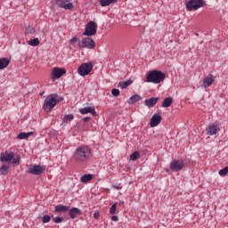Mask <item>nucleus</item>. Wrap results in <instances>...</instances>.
<instances>
[{"instance_id":"nucleus-1","label":"nucleus","mask_w":228,"mask_h":228,"mask_svg":"<svg viewBox=\"0 0 228 228\" xmlns=\"http://www.w3.org/2000/svg\"><path fill=\"white\" fill-rule=\"evenodd\" d=\"M93 154L92 147L86 144L78 146L73 153V161L78 165L86 163L92 158Z\"/></svg>"},{"instance_id":"nucleus-2","label":"nucleus","mask_w":228,"mask_h":228,"mask_svg":"<svg viewBox=\"0 0 228 228\" xmlns=\"http://www.w3.org/2000/svg\"><path fill=\"white\" fill-rule=\"evenodd\" d=\"M63 101V98L60 97L57 94H51L46 96L44 102L43 110L49 113V111H53L54 108H56V104L58 102H61Z\"/></svg>"},{"instance_id":"nucleus-3","label":"nucleus","mask_w":228,"mask_h":228,"mask_svg":"<svg viewBox=\"0 0 228 228\" xmlns=\"http://www.w3.org/2000/svg\"><path fill=\"white\" fill-rule=\"evenodd\" d=\"M15 158V153L13 151H5L0 154V162L7 163V165H12V167H19L20 165V156Z\"/></svg>"},{"instance_id":"nucleus-4","label":"nucleus","mask_w":228,"mask_h":228,"mask_svg":"<svg viewBox=\"0 0 228 228\" xmlns=\"http://www.w3.org/2000/svg\"><path fill=\"white\" fill-rule=\"evenodd\" d=\"M167 77V75L161 70L153 69L146 75V83H153L154 85H159V83H163Z\"/></svg>"},{"instance_id":"nucleus-5","label":"nucleus","mask_w":228,"mask_h":228,"mask_svg":"<svg viewBox=\"0 0 228 228\" xmlns=\"http://www.w3.org/2000/svg\"><path fill=\"white\" fill-rule=\"evenodd\" d=\"M80 49H95V41L92 37H83L78 41Z\"/></svg>"},{"instance_id":"nucleus-6","label":"nucleus","mask_w":228,"mask_h":228,"mask_svg":"<svg viewBox=\"0 0 228 228\" xmlns=\"http://www.w3.org/2000/svg\"><path fill=\"white\" fill-rule=\"evenodd\" d=\"M92 70H94V63H92V61H89V62L82 63L79 66L77 72L79 76L85 77V76H88V74H90Z\"/></svg>"},{"instance_id":"nucleus-7","label":"nucleus","mask_w":228,"mask_h":228,"mask_svg":"<svg viewBox=\"0 0 228 228\" xmlns=\"http://www.w3.org/2000/svg\"><path fill=\"white\" fill-rule=\"evenodd\" d=\"M94 35H97V23H95L94 20H91L86 24L83 36L94 37Z\"/></svg>"},{"instance_id":"nucleus-8","label":"nucleus","mask_w":228,"mask_h":228,"mask_svg":"<svg viewBox=\"0 0 228 228\" xmlns=\"http://www.w3.org/2000/svg\"><path fill=\"white\" fill-rule=\"evenodd\" d=\"M204 6V0H190L186 4L187 12H195L199 10V8H202Z\"/></svg>"},{"instance_id":"nucleus-9","label":"nucleus","mask_w":228,"mask_h":228,"mask_svg":"<svg viewBox=\"0 0 228 228\" xmlns=\"http://www.w3.org/2000/svg\"><path fill=\"white\" fill-rule=\"evenodd\" d=\"M186 165V163H184V160L183 159H173V161L170 164V170H172V172H181V170H183V168H184V166Z\"/></svg>"},{"instance_id":"nucleus-10","label":"nucleus","mask_w":228,"mask_h":228,"mask_svg":"<svg viewBox=\"0 0 228 228\" xmlns=\"http://www.w3.org/2000/svg\"><path fill=\"white\" fill-rule=\"evenodd\" d=\"M27 172L32 175H42V174L45 172V167L40 165H30Z\"/></svg>"},{"instance_id":"nucleus-11","label":"nucleus","mask_w":228,"mask_h":228,"mask_svg":"<svg viewBox=\"0 0 228 228\" xmlns=\"http://www.w3.org/2000/svg\"><path fill=\"white\" fill-rule=\"evenodd\" d=\"M64 74H67V70L65 69L53 68L51 77L53 81H56V79H60V77H61V76H64Z\"/></svg>"},{"instance_id":"nucleus-12","label":"nucleus","mask_w":228,"mask_h":228,"mask_svg":"<svg viewBox=\"0 0 228 228\" xmlns=\"http://www.w3.org/2000/svg\"><path fill=\"white\" fill-rule=\"evenodd\" d=\"M163 119V118L161 117L160 114L155 113L150 121V126L151 127H156L158 126H159V124H161V120Z\"/></svg>"},{"instance_id":"nucleus-13","label":"nucleus","mask_w":228,"mask_h":228,"mask_svg":"<svg viewBox=\"0 0 228 228\" xmlns=\"http://www.w3.org/2000/svg\"><path fill=\"white\" fill-rule=\"evenodd\" d=\"M79 113H81V115H86L88 113H91L93 117H97V112H95V107H85L79 109Z\"/></svg>"},{"instance_id":"nucleus-14","label":"nucleus","mask_w":228,"mask_h":228,"mask_svg":"<svg viewBox=\"0 0 228 228\" xmlns=\"http://www.w3.org/2000/svg\"><path fill=\"white\" fill-rule=\"evenodd\" d=\"M220 131V127L218 125H210L206 129L207 134L209 136H213V134H216Z\"/></svg>"},{"instance_id":"nucleus-15","label":"nucleus","mask_w":228,"mask_h":228,"mask_svg":"<svg viewBox=\"0 0 228 228\" xmlns=\"http://www.w3.org/2000/svg\"><path fill=\"white\" fill-rule=\"evenodd\" d=\"M57 5L59 6V8H64V10H72V8H74V4H72L67 0L58 2Z\"/></svg>"},{"instance_id":"nucleus-16","label":"nucleus","mask_w":228,"mask_h":228,"mask_svg":"<svg viewBox=\"0 0 228 228\" xmlns=\"http://www.w3.org/2000/svg\"><path fill=\"white\" fill-rule=\"evenodd\" d=\"M158 101H159V97H151L150 99H146L144 101V104L148 108H154V106H156V104H158Z\"/></svg>"},{"instance_id":"nucleus-17","label":"nucleus","mask_w":228,"mask_h":228,"mask_svg":"<svg viewBox=\"0 0 228 228\" xmlns=\"http://www.w3.org/2000/svg\"><path fill=\"white\" fill-rule=\"evenodd\" d=\"M69 217L74 220V218H77V216H81V215H83V213L81 212V209L77 208H72L71 209L69 210Z\"/></svg>"},{"instance_id":"nucleus-18","label":"nucleus","mask_w":228,"mask_h":228,"mask_svg":"<svg viewBox=\"0 0 228 228\" xmlns=\"http://www.w3.org/2000/svg\"><path fill=\"white\" fill-rule=\"evenodd\" d=\"M70 207L60 204L55 207L54 213H67Z\"/></svg>"},{"instance_id":"nucleus-19","label":"nucleus","mask_w":228,"mask_h":228,"mask_svg":"<svg viewBox=\"0 0 228 228\" xmlns=\"http://www.w3.org/2000/svg\"><path fill=\"white\" fill-rule=\"evenodd\" d=\"M213 83H215V77L213 76L211 77H206L203 79V88H208L209 87V86L213 85Z\"/></svg>"},{"instance_id":"nucleus-20","label":"nucleus","mask_w":228,"mask_h":228,"mask_svg":"<svg viewBox=\"0 0 228 228\" xmlns=\"http://www.w3.org/2000/svg\"><path fill=\"white\" fill-rule=\"evenodd\" d=\"M11 167H12L9 164H3L0 167V175H8Z\"/></svg>"},{"instance_id":"nucleus-21","label":"nucleus","mask_w":228,"mask_h":228,"mask_svg":"<svg viewBox=\"0 0 228 228\" xmlns=\"http://www.w3.org/2000/svg\"><path fill=\"white\" fill-rule=\"evenodd\" d=\"M10 65V60L6 57L0 59V70L6 69V67Z\"/></svg>"},{"instance_id":"nucleus-22","label":"nucleus","mask_w":228,"mask_h":228,"mask_svg":"<svg viewBox=\"0 0 228 228\" xmlns=\"http://www.w3.org/2000/svg\"><path fill=\"white\" fill-rule=\"evenodd\" d=\"M139 101H142V96L140 94H134L127 100V102L129 104H134V102H139Z\"/></svg>"},{"instance_id":"nucleus-23","label":"nucleus","mask_w":228,"mask_h":228,"mask_svg":"<svg viewBox=\"0 0 228 228\" xmlns=\"http://www.w3.org/2000/svg\"><path fill=\"white\" fill-rule=\"evenodd\" d=\"M172 102H174V99L172 97L164 99L162 108H170V106H172Z\"/></svg>"},{"instance_id":"nucleus-24","label":"nucleus","mask_w":228,"mask_h":228,"mask_svg":"<svg viewBox=\"0 0 228 228\" xmlns=\"http://www.w3.org/2000/svg\"><path fill=\"white\" fill-rule=\"evenodd\" d=\"M29 136H33V132H21L18 134V139L19 140H26L28 138H29Z\"/></svg>"},{"instance_id":"nucleus-25","label":"nucleus","mask_w":228,"mask_h":228,"mask_svg":"<svg viewBox=\"0 0 228 228\" xmlns=\"http://www.w3.org/2000/svg\"><path fill=\"white\" fill-rule=\"evenodd\" d=\"M133 85V81L131 79H128L126 81H121L118 83V86L122 88V90L127 88V86H131Z\"/></svg>"},{"instance_id":"nucleus-26","label":"nucleus","mask_w":228,"mask_h":228,"mask_svg":"<svg viewBox=\"0 0 228 228\" xmlns=\"http://www.w3.org/2000/svg\"><path fill=\"white\" fill-rule=\"evenodd\" d=\"M118 0H100L101 6H110V4H113L117 3Z\"/></svg>"},{"instance_id":"nucleus-27","label":"nucleus","mask_w":228,"mask_h":228,"mask_svg":"<svg viewBox=\"0 0 228 228\" xmlns=\"http://www.w3.org/2000/svg\"><path fill=\"white\" fill-rule=\"evenodd\" d=\"M92 179H94V175H84L81 178L80 181L81 183H88V181H92Z\"/></svg>"},{"instance_id":"nucleus-28","label":"nucleus","mask_w":228,"mask_h":228,"mask_svg":"<svg viewBox=\"0 0 228 228\" xmlns=\"http://www.w3.org/2000/svg\"><path fill=\"white\" fill-rule=\"evenodd\" d=\"M28 45H31L32 47H37V45H40V40L38 39V37L31 39L28 41Z\"/></svg>"},{"instance_id":"nucleus-29","label":"nucleus","mask_w":228,"mask_h":228,"mask_svg":"<svg viewBox=\"0 0 228 228\" xmlns=\"http://www.w3.org/2000/svg\"><path fill=\"white\" fill-rule=\"evenodd\" d=\"M70 120H74L73 114H68V115L64 116V118H63L64 124H68V122H70Z\"/></svg>"},{"instance_id":"nucleus-30","label":"nucleus","mask_w":228,"mask_h":228,"mask_svg":"<svg viewBox=\"0 0 228 228\" xmlns=\"http://www.w3.org/2000/svg\"><path fill=\"white\" fill-rule=\"evenodd\" d=\"M140 158V152L134 151L130 155V160L131 161H136Z\"/></svg>"},{"instance_id":"nucleus-31","label":"nucleus","mask_w":228,"mask_h":228,"mask_svg":"<svg viewBox=\"0 0 228 228\" xmlns=\"http://www.w3.org/2000/svg\"><path fill=\"white\" fill-rule=\"evenodd\" d=\"M52 218L54 224H61V222L65 220L64 217H60V216L54 217V216H52Z\"/></svg>"},{"instance_id":"nucleus-32","label":"nucleus","mask_w":228,"mask_h":228,"mask_svg":"<svg viewBox=\"0 0 228 228\" xmlns=\"http://www.w3.org/2000/svg\"><path fill=\"white\" fill-rule=\"evenodd\" d=\"M227 173H228V167H225L223 169L219 170V175H221V177H225V175H227Z\"/></svg>"},{"instance_id":"nucleus-33","label":"nucleus","mask_w":228,"mask_h":228,"mask_svg":"<svg viewBox=\"0 0 228 228\" xmlns=\"http://www.w3.org/2000/svg\"><path fill=\"white\" fill-rule=\"evenodd\" d=\"M43 224H49L51 222V216L45 215L42 217Z\"/></svg>"},{"instance_id":"nucleus-34","label":"nucleus","mask_w":228,"mask_h":228,"mask_svg":"<svg viewBox=\"0 0 228 228\" xmlns=\"http://www.w3.org/2000/svg\"><path fill=\"white\" fill-rule=\"evenodd\" d=\"M110 215H115L117 213V204H113L110 208Z\"/></svg>"},{"instance_id":"nucleus-35","label":"nucleus","mask_w":228,"mask_h":228,"mask_svg":"<svg viewBox=\"0 0 228 228\" xmlns=\"http://www.w3.org/2000/svg\"><path fill=\"white\" fill-rule=\"evenodd\" d=\"M111 94L113 97H118L120 95V91L117 88L112 89Z\"/></svg>"},{"instance_id":"nucleus-36","label":"nucleus","mask_w":228,"mask_h":228,"mask_svg":"<svg viewBox=\"0 0 228 228\" xmlns=\"http://www.w3.org/2000/svg\"><path fill=\"white\" fill-rule=\"evenodd\" d=\"M69 44H71V45H75V44H77V37H74L73 38H71L69 40Z\"/></svg>"},{"instance_id":"nucleus-37","label":"nucleus","mask_w":228,"mask_h":228,"mask_svg":"<svg viewBox=\"0 0 228 228\" xmlns=\"http://www.w3.org/2000/svg\"><path fill=\"white\" fill-rule=\"evenodd\" d=\"M27 33L28 35H35V28H28Z\"/></svg>"},{"instance_id":"nucleus-38","label":"nucleus","mask_w":228,"mask_h":228,"mask_svg":"<svg viewBox=\"0 0 228 228\" xmlns=\"http://www.w3.org/2000/svg\"><path fill=\"white\" fill-rule=\"evenodd\" d=\"M111 220H112L113 222H118V216H112Z\"/></svg>"},{"instance_id":"nucleus-39","label":"nucleus","mask_w":228,"mask_h":228,"mask_svg":"<svg viewBox=\"0 0 228 228\" xmlns=\"http://www.w3.org/2000/svg\"><path fill=\"white\" fill-rule=\"evenodd\" d=\"M99 216H101V214L99 212H95L94 214V218L97 219V218H99Z\"/></svg>"},{"instance_id":"nucleus-40","label":"nucleus","mask_w":228,"mask_h":228,"mask_svg":"<svg viewBox=\"0 0 228 228\" xmlns=\"http://www.w3.org/2000/svg\"><path fill=\"white\" fill-rule=\"evenodd\" d=\"M84 122H88L89 120H92V118L86 117L83 118Z\"/></svg>"},{"instance_id":"nucleus-41","label":"nucleus","mask_w":228,"mask_h":228,"mask_svg":"<svg viewBox=\"0 0 228 228\" xmlns=\"http://www.w3.org/2000/svg\"><path fill=\"white\" fill-rule=\"evenodd\" d=\"M113 188H115V190H122V187L118 185H113Z\"/></svg>"},{"instance_id":"nucleus-42","label":"nucleus","mask_w":228,"mask_h":228,"mask_svg":"<svg viewBox=\"0 0 228 228\" xmlns=\"http://www.w3.org/2000/svg\"><path fill=\"white\" fill-rule=\"evenodd\" d=\"M120 206H124V201L119 202Z\"/></svg>"},{"instance_id":"nucleus-43","label":"nucleus","mask_w":228,"mask_h":228,"mask_svg":"<svg viewBox=\"0 0 228 228\" xmlns=\"http://www.w3.org/2000/svg\"><path fill=\"white\" fill-rule=\"evenodd\" d=\"M45 92L41 93V95H44Z\"/></svg>"}]
</instances>
